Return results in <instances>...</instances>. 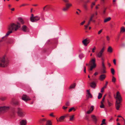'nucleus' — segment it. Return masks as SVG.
I'll use <instances>...</instances> for the list:
<instances>
[{
    "instance_id": "864d4df0",
    "label": "nucleus",
    "mask_w": 125,
    "mask_h": 125,
    "mask_svg": "<svg viewBox=\"0 0 125 125\" xmlns=\"http://www.w3.org/2000/svg\"><path fill=\"white\" fill-rule=\"evenodd\" d=\"M107 40V41H109L110 40V38L108 36H107L106 37Z\"/></svg>"
},
{
    "instance_id": "423d86ee",
    "label": "nucleus",
    "mask_w": 125,
    "mask_h": 125,
    "mask_svg": "<svg viewBox=\"0 0 125 125\" xmlns=\"http://www.w3.org/2000/svg\"><path fill=\"white\" fill-rule=\"evenodd\" d=\"M104 49L105 47H103L101 51L97 53L96 54V57H97L100 58L102 57L103 53L104 51Z\"/></svg>"
},
{
    "instance_id": "f3484780",
    "label": "nucleus",
    "mask_w": 125,
    "mask_h": 125,
    "mask_svg": "<svg viewBox=\"0 0 125 125\" xmlns=\"http://www.w3.org/2000/svg\"><path fill=\"white\" fill-rule=\"evenodd\" d=\"M40 19V18L38 16H35L34 17L33 20L34 22H36L39 20Z\"/></svg>"
},
{
    "instance_id": "09e8293b",
    "label": "nucleus",
    "mask_w": 125,
    "mask_h": 125,
    "mask_svg": "<svg viewBox=\"0 0 125 125\" xmlns=\"http://www.w3.org/2000/svg\"><path fill=\"white\" fill-rule=\"evenodd\" d=\"M108 104L109 105V106H110L112 105V104L110 103L109 101H108Z\"/></svg>"
},
{
    "instance_id": "0e129e2a",
    "label": "nucleus",
    "mask_w": 125,
    "mask_h": 125,
    "mask_svg": "<svg viewBox=\"0 0 125 125\" xmlns=\"http://www.w3.org/2000/svg\"><path fill=\"white\" fill-rule=\"evenodd\" d=\"M90 2V0H87L85 2L86 4L88 2Z\"/></svg>"
},
{
    "instance_id": "e433bc0d",
    "label": "nucleus",
    "mask_w": 125,
    "mask_h": 125,
    "mask_svg": "<svg viewBox=\"0 0 125 125\" xmlns=\"http://www.w3.org/2000/svg\"><path fill=\"white\" fill-rule=\"evenodd\" d=\"M48 6V5H46L44 7H43V11H46L47 10H46V8Z\"/></svg>"
},
{
    "instance_id": "bb28decb",
    "label": "nucleus",
    "mask_w": 125,
    "mask_h": 125,
    "mask_svg": "<svg viewBox=\"0 0 125 125\" xmlns=\"http://www.w3.org/2000/svg\"><path fill=\"white\" fill-rule=\"evenodd\" d=\"M13 104L15 105H19V102L18 101H15L13 103Z\"/></svg>"
},
{
    "instance_id": "5fc2aeb1",
    "label": "nucleus",
    "mask_w": 125,
    "mask_h": 125,
    "mask_svg": "<svg viewBox=\"0 0 125 125\" xmlns=\"http://www.w3.org/2000/svg\"><path fill=\"white\" fill-rule=\"evenodd\" d=\"M113 62H114V64L115 65L116 64V60L115 59H114L113 60Z\"/></svg>"
},
{
    "instance_id": "de8ad7c7",
    "label": "nucleus",
    "mask_w": 125,
    "mask_h": 125,
    "mask_svg": "<svg viewBox=\"0 0 125 125\" xmlns=\"http://www.w3.org/2000/svg\"><path fill=\"white\" fill-rule=\"evenodd\" d=\"M65 104L67 106H69L70 105L69 102H67Z\"/></svg>"
},
{
    "instance_id": "6e6d98bb",
    "label": "nucleus",
    "mask_w": 125,
    "mask_h": 125,
    "mask_svg": "<svg viewBox=\"0 0 125 125\" xmlns=\"http://www.w3.org/2000/svg\"><path fill=\"white\" fill-rule=\"evenodd\" d=\"M102 66H103L104 68H105V67L104 65V63L103 62H102Z\"/></svg>"
},
{
    "instance_id": "f704fd0d",
    "label": "nucleus",
    "mask_w": 125,
    "mask_h": 125,
    "mask_svg": "<svg viewBox=\"0 0 125 125\" xmlns=\"http://www.w3.org/2000/svg\"><path fill=\"white\" fill-rule=\"evenodd\" d=\"M101 105H100V107L101 108H104V105L103 104V103L102 102H101Z\"/></svg>"
},
{
    "instance_id": "6e6552de",
    "label": "nucleus",
    "mask_w": 125,
    "mask_h": 125,
    "mask_svg": "<svg viewBox=\"0 0 125 125\" xmlns=\"http://www.w3.org/2000/svg\"><path fill=\"white\" fill-rule=\"evenodd\" d=\"M65 3H66L65 5L69 9L72 6V4L69 2V0H62Z\"/></svg>"
},
{
    "instance_id": "13d9d810",
    "label": "nucleus",
    "mask_w": 125,
    "mask_h": 125,
    "mask_svg": "<svg viewBox=\"0 0 125 125\" xmlns=\"http://www.w3.org/2000/svg\"><path fill=\"white\" fill-rule=\"evenodd\" d=\"M106 8L104 9V10L103 11V13L104 14H105V11H106Z\"/></svg>"
},
{
    "instance_id": "2f4dec72",
    "label": "nucleus",
    "mask_w": 125,
    "mask_h": 125,
    "mask_svg": "<svg viewBox=\"0 0 125 125\" xmlns=\"http://www.w3.org/2000/svg\"><path fill=\"white\" fill-rule=\"evenodd\" d=\"M68 9L69 8L66 6L65 7H64L62 9V10L63 11H67Z\"/></svg>"
},
{
    "instance_id": "bf43d9fd",
    "label": "nucleus",
    "mask_w": 125,
    "mask_h": 125,
    "mask_svg": "<svg viewBox=\"0 0 125 125\" xmlns=\"http://www.w3.org/2000/svg\"><path fill=\"white\" fill-rule=\"evenodd\" d=\"M86 67H84V71L85 73H86Z\"/></svg>"
},
{
    "instance_id": "9b49d317",
    "label": "nucleus",
    "mask_w": 125,
    "mask_h": 125,
    "mask_svg": "<svg viewBox=\"0 0 125 125\" xmlns=\"http://www.w3.org/2000/svg\"><path fill=\"white\" fill-rule=\"evenodd\" d=\"M22 30L24 32H28L29 31L28 28L26 25H23L22 27Z\"/></svg>"
},
{
    "instance_id": "052dcab7",
    "label": "nucleus",
    "mask_w": 125,
    "mask_h": 125,
    "mask_svg": "<svg viewBox=\"0 0 125 125\" xmlns=\"http://www.w3.org/2000/svg\"><path fill=\"white\" fill-rule=\"evenodd\" d=\"M98 74V73L97 72H96L94 74V75H97Z\"/></svg>"
},
{
    "instance_id": "a878e982",
    "label": "nucleus",
    "mask_w": 125,
    "mask_h": 125,
    "mask_svg": "<svg viewBox=\"0 0 125 125\" xmlns=\"http://www.w3.org/2000/svg\"><path fill=\"white\" fill-rule=\"evenodd\" d=\"M111 18L109 17L105 19L104 20V22H106L109 21L111 19Z\"/></svg>"
},
{
    "instance_id": "603ef678",
    "label": "nucleus",
    "mask_w": 125,
    "mask_h": 125,
    "mask_svg": "<svg viewBox=\"0 0 125 125\" xmlns=\"http://www.w3.org/2000/svg\"><path fill=\"white\" fill-rule=\"evenodd\" d=\"M67 108V107H65L64 106L62 107V109L64 110H66Z\"/></svg>"
},
{
    "instance_id": "a211bd4d",
    "label": "nucleus",
    "mask_w": 125,
    "mask_h": 125,
    "mask_svg": "<svg viewBox=\"0 0 125 125\" xmlns=\"http://www.w3.org/2000/svg\"><path fill=\"white\" fill-rule=\"evenodd\" d=\"M94 110L93 106H91L90 109L87 112V114H89L91 112L93 111Z\"/></svg>"
},
{
    "instance_id": "c85d7f7f",
    "label": "nucleus",
    "mask_w": 125,
    "mask_h": 125,
    "mask_svg": "<svg viewBox=\"0 0 125 125\" xmlns=\"http://www.w3.org/2000/svg\"><path fill=\"white\" fill-rule=\"evenodd\" d=\"M94 14H93L91 15L89 21L91 22L93 20V18L94 17Z\"/></svg>"
},
{
    "instance_id": "dca6fc26",
    "label": "nucleus",
    "mask_w": 125,
    "mask_h": 125,
    "mask_svg": "<svg viewBox=\"0 0 125 125\" xmlns=\"http://www.w3.org/2000/svg\"><path fill=\"white\" fill-rule=\"evenodd\" d=\"M105 77L106 75L105 74H102L99 77V80L101 81H103L105 79Z\"/></svg>"
},
{
    "instance_id": "58836bf2",
    "label": "nucleus",
    "mask_w": 125,
    "mask_h": 125,
    "mask_svg": "<svg viewBox=\"0 0 125 125\" xmlns=\"http://www.w3.org/2000/svg\"><path fill=\"white\" fill-rule=\"evenodd\" d=\"M106 88V86H104L103 87H102L101 89V92H103L104 91V88Z\"/></svg>"
},
{
    "instance_id": "7ed1b4c3",
    "label": "nucleus",
    "mask_w": 125,
    "mask_h": 125,
    "mask_svg": "<svg viewBox=\"0 0 125 125\" xmlns=\"http://www.w3.org/2000/svg\"><path fill=\"white\" fill-rule=\"evenodd\" d=\"M9 63L8 60L5 58V56H3L0 58V67H6L8 66Z\"/></svg>"
},
{
    "instance_id": "ea45409f",
    "label": "nucleus",
    "mask_w": 125,
    "mask_h": 125,
    "mask_svg": "<svg viewBox=\"0 0 125 125\" xmlns=\"http://www.w3.org/2000/svg\"><path fill=\"white\" fill-rule=\"evenodd\" d=\"M70 117V120L71 121H72L74 118V115L71 116Z\"/></svg>"
},
{
    "instance_id": "1a4fd4ad",
    "label": "nucleus",
    "mask_w": 125,
    "mask_h": 125,
    "mask_svg": "<svg viewBox=\"0 0 125 125\" xmlns=\"http://www.w3.org/2000/svg\"><path fill=\"white\" fill-rule=\"evenodd\" d=\"M22 99L25 102L30 100H31L30 98L26 95H23L22 97Z\"/></svg>"
},
{
    "instance_id": "393cba45",
    "label": "nucleus",
    "mask_w": 125,
    "mask_h": 125,
    "mask_svg": "<svg viewBox=\"0 0 125 125\" xmlns=\"http://www.w3.org/2000/svg\"><path fill=\"white\" fill-rule=\"evenodd\" d=\"M34 17L33 14H32L31 15V17L30 18V20L32 22H34V20L33 19Z\"/></svg>"
},
{
    "instance_id": "ddd939ff",
    "label": "nucleus",
    "mask_w": 125,
    "mask_h": 125,
    "mask_svg": "<svg viewBox=\"0 0 125 125\" xmlns=\"http://www.w3.org/2000/svg\"><path fill=\"white\" fill-rule=\"evenodd\" d=\"M90 86L92 88L94 89L96 86V84L94 82H93L90 83Z\"/></svg>"
},
{
    "instance_id": "79ce46f5",
    "label": "nucleus",
    "mask_w": 125,
    "mask_h": 125,
    "mask_svg": "<svg viewBox=\"0 0 125 125\" xmlns=\"http://www.w3.org/2000/svg\"><path fill=\"white\" fill-rule=\"evenodd\" d=\"M111 72L113 74H114L115 73V71L114 69L112 68L111 69Z\"/></svg>"
},
{
    "instance_id": "774afa93",
    "label": "nucleus",
    "mask_w": 125,
    "mask_h": 125,
    "mask_svg": "<svg viewBox=\"0 0 125 125\" xmlns=\"http://www.w3.org/2000/svg\"><path fill=\"white\" fill-rule=\"evenodd\" d=\"M101 60L103 61H104V58H103V57H101Z\"/></svg>"
},
{
    "instance_id": "e2e57ef3",
    "label": "nucleus",
    "mask_w": 125,
    "mask_h": 125,
    "mask_svg": "<svg viewBox=\"0 0 125 125\" xmlns=\"http://www.w3.org/2000/svg\"><path fill=\"white\" fill-rule=\"evenodd\" d=\"M98 7L97 6H96L95 7V9L96 10H97L98 9Z\"/></svg>"
},
{
    "instance_id": "c03bdc74",
    "label": "nucleus",
    "mask_w": 125,
    "mask_h": 125,
    "mask_svg": "<svg viewBox=\"0 0 125 125\" xmlns=\"http://www.w3.org/2000/svg\"><path fill=\"white\" fill-rule=\"evenodd\" d=\"M96 49V47L95 46H94V47L92 48V52H94V50H95Z\"/></svg>"
},
{
    "instance_id": "49530a36",
    "label": "nucleus",
    "mask_w": 125,
    "mask_h": 125,
    "mask_svg": "<svg viewBox=\"0 0 125 125\" xmlns=\"http://www.w3.org/2000/svg\"><path fill=\"white\" fill-rule=\"evenodd\" d=\"M102 31V29H101L98 32V35L100 34Z\"/></svg>"
},
{
    "instance_id": "69168bd1",
    "label": "nucleus",
    "mask_w": 125,
    "mask_h": 125,
    "mask_svg": "<svg viewBox=\"0 0 125 125\" xmlns=\"http://www.w3.org/2000/svg\"><path fill=\"white\" fill-rule=\"evenodd\" d=\"M52 11L53 12L54 11H55V9L53 8L52 9Z\"/></svg>"
},
{
    "instance_id": "c9c22d12",
    "label": "nucleus",
    "mask_w": 125,
    "mask_h": 125,
    "mask_svg": "<svg viewBox=\"0 0 125 125\" xmlns=\"http://www.w3.org/2000/svg\"><path fill=\"white\" fill-rule=\"evenodd\" d=\"M90 22L89 21L87 24L86 25H85L84 26L85 27V29H86L87 28V27H88V26L90 25Z\"/></svg>"
},
{
    "instance_id": "37998d69",
    "label": "nucleus",
    "mask_w": 125,
    "mask_h": 125,
    "mask_svg": "<svg viewBox=\"0 0 125 125\" xmlns=\"http://www.w3.org/2000/svg\"><path fill=\"white\" fill-rule=\"evenodd\" d=\"M115 78L114 77H113L112 79V81L113 82H115Z\"/></svg>"
},
{
    "instance_id": "412c9836",
    "label": "nucleus",
    "mask_w": 125,
    "mask_h": 125,
    "mask_svg": "<svg viewBox=\"0 0 125 125\" xmlns=\"http://www.w3.org/2000/svg\"><path fill=\"white\" fill-rule=\"evenodd\" d=\"M18 20L19 21L21 22V24H24V21L22 18L21 17H19L18 18Z\"/></svg>"
},
{
    "instance_id": "0eeeda50",
    "label": "nucleus",
    "mask_w": 125,
    "mask_h": 125,
    "mask_svg": "<svg viewBox=\"0 0 125 125\" xmlns=\"http://www.w3.org/2000/svg\"><path fill=\"white\" fill-rule=\"evenodd\" d=\"M9 109L8 107L4 106L0 107V112L1 113H4L6 112Z\"/></svg>"
},
{
    "instance_id": "680f3d73",
    "label": "nucleus",
    "mask_w": 125,
    "mask_h": 125,
    "mask_svg": "<svg viewBox=\"0 0 125 125\" xmlns=\"http://www.w3.org/2000/svg\"><path fill=\"white\" fill-rule=\"evenodd\" d=\"M33 6H38V5L37 4H35L32 5Z\"/></svg>"
},
{
    "instance_id": "3c124183",
    "label": "nucleus",
    "mask_w": 125,
    "mask_h": 125,
    "mask_svg": "<svg viewBox=\"0 0 125 125\" xmlns=\"http://www.w3.org/2000/svg\"><path fill=\"white\" fill-rule=\"evenodd\" d=\"M85 21H83V22H82L81 23H80V25H83L85 23Z\"/></svg>"
},
{
    "instance_id": "a19ab883",
    "label": "nucleus",
    "mask_w": 125,
    "mask_h": 125,
    "mask_svg": "<svg viewBox=\"0 0 125 125\" xmlns=\"http://www.w3.org/2000/svg\"><path fill=\"white\" fill-rule=\"evenodd\" d=\"M74 110V111H75V109L74 108V107H72L69 110V112H70L72 110Z\"/></svg>"
},
{
    "instance_id": "4c0bfd02",
    "label": "nucleus",
    "mask_w": 125,
    "mask_h": 125,
    "mask_svg": "<svg viewBox=\"0 0 125 125\" xmlns=\"http://www.w3.org/2000/svg\"><path fill=\"white\" fill-rule=\"evenodd\" d=\"M0 99L2 101H4L6 99V97H2L0 98Z\"/></svg>"
},
{
    "instance_id": "6ab92c4d",
    "label": "nucleus",
    "mask_w": 125,
    "mask_h": 125,
    "mask_svg": "<svg viewBox=\"0 0 125 125\" xmlns=\"http://www.w3.org/2000/svg\"><path fill=\"white\" fill-rule=\"evenodd\" d=\"M107 51L110 53H111L112 52L113 49L111 46L108 47L107 49Z\"/></svg>"
},
{
    "instance_id": "9d476101",
    "label": "nucleus",
    "mask_w": 125,
    "mask_h": 125,
    "mask_svg": "<svg viewBox=\"0 0 125 125\" xmlns=\"http://www.w3.org/2000/svg\"><path fill=\"white\" fill-rule=\"evenodd\" d=\"M27 122L26 119L21 120L20 123V125H26Z\"/></svg>"
},
{
    "instance_id": "4d7b16f0",
    "label": "nucleus",
    "mask_w": 125,
    "mask_h": 125,
    "mask_svg": "<svg viewBox=\"0 0 125 125\" xmlns=\"http://www.w3.org/2000/svg\"><path fill=\"white\" fill-rule=\"evenodd\" d=\"M105 68H104V69H103V71L102 72L103 73H106V72L105 71V70L104 69Z\"/></svg>"
},
{
    "instance_id": "5701e85b",
    "label": "nucleus",
    "mask_w": 125,
    "mask_h": 125,
    "mask_svg": "<svg viewBox=\"0 0 125 125\" xmlns=\"http://www.w3.org/2000/svg\"><path fill=\"white\" fill-rule=\"evenodd\" d=\"M46 121V119L45 118H43L42 119H41L40 121V123L42 124H43V123L45 122V121Z\"/></svg>"
},
{
    "instance_id": "20e7f679",
    "label": "nucleus",
    "mask_w": 125,
    "mask_h": 125,
    "mask_svg": "<svg viewBox=\"0 0 125 125\" xmlns=\"http://www.w3.org/2000/svg\"><path fill=\"white\" fill-rule=\"evenodd\" d=\"M95 58H93L89 62V64L87 63L86 64V65H90V70L92 71L93 69L95 68L96 66V65L95 63Z\"/></svg>"
},
{
    "instance_id": "4be33fe9",
    "label": "nucleus",
    "mask_w": 125,
    "mask_h": 125,
    "mask_svg": "<svg viewBox=\"0 0 125 125\" xmlns=\"http://www.w3.org/2000/svg\"><path fill=\"white\" fill-rule=\"evenodd\" d=\"M83 6L85 10L87 11L88 10L87 5L85 3L84 4Z\"/></svg>"
},
{
    "instance_id": "f257e3e1",
    "label": "nucleus",
    "mask_w": 125,
    "mask_h": 125,
    "mask_svg": "<svg viewBox=\"0 0 125 125\" xmlns=\"http://www.w3.org/2000/svg\"><path fill=\"white\" fill-rule=\"evenodd\" d=\"M17 25H16L14 23H12L9 26L8 29L10 31L7 32L5 37L8 36L10 34L12 33V31L14 29L16 31L19 28L21 27L20 25V24L19 22H17Z\"/></svg>"
},
{
    "instance_id": "72a5a7b5",
    "label": "nucleus",
    "mask_w": 125,
    "mask_h": 125,
    "mask_svg": "<svg viewBox=\"0 0 125 125\" xmlns=\"http://www.w3.org/2000/svg\"><path fill=\"white\" fill-rule=\"evenodd\" d=\"M98 98L99 99H100L102 96V94L100 93H99Z\"/></svg>"
},
{
    "instance_id": "c756f323",
    "label": "nucleus",
    "mask_w": 125,
    "mask_h": 125,
    "mask_svg": "<svg viewBox=\"0 0 125 125\" xmlns=\"http://www.w3.org/2000/svg\"><path fill=\"white\" fill-rule=\"evenodd\" d=\"M125 31V29L124 27H122L121 29L120 32H124Z\"/></svg>"
},
{
    "instance_id": "f8f14e48",
    "label": "nucleus",
    "mask_w": 125,
    "mask_h": 125,
    "mask_svg": "<svg viewBox=\"0 0 125 125\" xmlns=\"http://www.w3.org/2000/svg\"><path fill=\"white\" fill-rule=\"evenodd\" d=\"M91 118L93 121L95 123H96L97 122V119L96 116L94 115H91Z\"/></svg>"
},
{
    "instance_id": "aec40b11",
    "label": "nucleus",
    "mask_w": 125,
    "mask_h": 125,
    "mask_svg": "<svg viewBox=\"0 0 125 125\" xmlns=\"http://www.w3.org/2000/svg\"><path fill=\"white\" fill-rule=\"evenodd\" d=\"M87 96H88V97H90V98H92V96L91 95V94H90V92L89 90H87Z\"/></svg>"
},
{
    "instance_id": "8fccbe9b",
    "label": "nucleus",
    "mask_w": 125,
    "mask_h": 125,
    "mask_svg": "<svg viewBox=\"0 0 125 125\" xmlns=\"http://www.w3.org/2000/svg\"><path fill=\"white\" fill-rule=\"evenodd\" d=\"M50 115L52 117H55V116L54 115H53V113H51Z\"/></svg>"
},
{
    "instance_id": "7c9ffc66",
    "label": "nucleus",
    "mask_w": 125,
    "mask_h": 125,
    "mask_svg": "<svg viewBox=\"0 0 125 125\" xmlns=\"http://www.w3.org/2000/svg\"><path fill=\"white\" fill-rule=\"evenodd\" d=\"M105 119H103L102 121V123L100 125H106V124L105 122Z\"/></svg>"
},
{
    "instance_id": "2eb2a0df",
    "label": "nucleus",
    "mask_w": 125,
    "mask_h": 125,
    "mask_svg": "<svg viewBox=\"0 0 125 125\" xmlns=\"http://www.w3.org/2000/svg\"><path fill=\"white\" fill-rule=\"evenodd\" d=\"M88 40L87 39H85L82 42L85 46H86L89 43V42H88Z\"/></svg>"
},
{
    "instance_id": "4468645a",
    "label": "nucleus",
    "mask_w": 125,
    "mask_h": 125,
    "mask_svg": "<svg viewBox=\"0 0 125 125\" xmlns=\"http://www.w3.org/2000/svg\"><path fill=\"white\" fill-rule=\"evenodd\" d=\"M68 116L67 115H63L61 116L59 118V122H61L63 121L65 117H67Z\"/></svg>"
},
{
    "instance_id": "a18cd8bd",
    "label": "nucleus",
    "mask_w": 125,
    "mask_h": 125,
    "mask_svg": "<svg viewBox=\"0 0 125 125\" xmlns=\"http://www.w3.org/2000/svg\"><path fill=\"white\" fill-rule=\"evenodd\" d=\"M106 95H105L103 97V98L102 99V101L101 102H102L103 103V102H104V100L105 99V96Z\"/></svg>"
},
{
    "instance_id": "39448f33",
    "label": "nucleus",
    "mask_w": 125,
    "mask_h": 125,
    "mask_svg": "<svg viewBox=\"0 0 125 125\" xmlns=\"http://www.w3.org/2000/svg\"><path fill=\"white\" fill-rule=\"evenodd\" d=\"M17 113L19 116L22 117L24 116L25 114L23 112L21 108H18L17 109Z\"/></svg>"
},
{
    "instance_id": "cd10ccee",
    "label": "nucleus",
    "mask_w": 125,
    "mask_h": 125,
    "mask_svg": "<svg viewBox=\"0 0 125 125\" xmlns=\"http://www.w3.org/2000/svg\"><path fill=\"white\" fill-rule=\"evenodd\" d=\"M75 83H74L73 84L71 85L69 89L74 88L75 87Z\"/></svg>"
},
{
    "instance_id": "338daca9",
    "label": "nucleus",
    "mask_w": 125,
    "mask_h": 125,
    "mask_svg": "<svg viewBox=\"0 0 125 125\" xmlns=\"http://www.w3.org/2000/svg\"><path fill=\"white\" fill-rule=\"evenodd\" d=\"M107 83H108V82H106V83L105 84V86H106H106L107 85Z\"/></svg>"
},
{
    "instance_id": "473e14b6",
    "label": "nucleus",
    "mask_w": 125,
    "mask_h": 125,
    "mask_svg": "<svg viewBox=\"0 0 125 125\" xmlns=\"http://www.w3.org/2000/svg\"><path fill=\"white\" fill-rule=\"evenodd\" d=\"M95 5V2H93L92 3L91 5V9H92L93 7Z\"/></svg>"
},
{
    "instance_id": "b1692460",
    "label": "nucleus",
    "mask_w": 125,
    "mask_h": 125,
    "mask_svg": "<svg viewBox=\"0 0 125 125\" xmlns=\"http://www.w3.org/2000/svg\"><path fill=\"white\" fill-rule=\"evenodd\" d=\"M46 125H52L51 121L50 120H48L46 121Z\"/></svg>"
},
{
    "instance_id": "f03ea898",
    "label": "nucleus",
    "mask_w": 125,
    "mask_h": 125,
    "mask_svg": "<svg viewBox=\"0 0 125 125\" xmlns=\"http://www.w3.org/2000/svg\"><path fill=\"white\" fill-rule=\"evenodd\" d=\"M115 98L116 100L115 103V108L117 110H119L120 106L121 105V103L122 100V97L119 92H117Z\"/></svg>"
}]
</instances>
